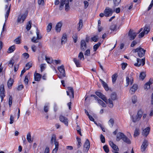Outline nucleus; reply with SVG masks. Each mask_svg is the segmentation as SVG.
<instances>
[{
  "label": "nucleus",
  "mask_w": 153,
  "mask_h": 153,
  "mask_svg": "<svg viewBox=\"0 0 153 153\" xmlns=\"http://www.w3.org/2000/svg\"><path fill=\"white\" fill-rule=\"evenodd\" d=\"M146 74L145 73L142 72L140 74L139 78L140 79L143 80L146 76Z\"/></svg>",
  "instance_id": "obj_29"
},
{
  "label": "nucleus",
  "mask_w": 153,
  "mask_h": 153,
  "mask_svg": "<svg viewBox=\"0 0 153 153\" xmlns=\"http://www.w3.org/2000/svg\"><path fill=\"white\" fill-rule=\"evenodd\" d=\"M98 36H96L91 38L92 40L94 42H96L98 41Z\"/></svg>",
  "instance_id": "obj_53"
},
{
  "label": "nucleus",
  "mask_w": 153,
  "mask_h": 153,
  "mask_svg": "<svg viewBox=\"0 0 153 153\" xmlns=\"http://www.w3.org/2000/svg\"><path fill=\"white\" fill-rule=\"evenodd\" d=\"M60 120L64 123L65 125L68 126V119L67 118L62 115L60 116L59 117Z\"/></svg>",
  "instance_id": "obj_12"
},
{
  "label": "nucleus",
  "mask_w": 153,
  "mask_h": 153,
  "mask_svg": "<svg viewBox=\"0 0 153 153\" xmlns=\"http://www.w3.org/2000/svg\"><path fill=\"white\" fill-rule=\"evenodd\" d=\"M138 33L134 32L133 30L130 29L128 33V36L129 37V39L131 40H134Z\"/></svg>",
  "instance_id": "obj_5"
},
{
  "label": "nucleus",
  "mask_w": 153,
  "mask_h": 153,
  "mask_svg": "<svg viewBox=\"0 0 153 153\" xmlns=\"http://www.w3.org/2000/svg\"><path fill=\"white\" fill-rule=\"evenodd\" d=\"M95 94L97 96L103 100L106 103H108V101H107L106 98L102 93L99 92H95Z\"/></svg>",
  "instance_id": "obj_8"
},
{
  "label": "nucleus",
  "mask_w": 153,
  "mask_h": 153,
  "mask_svg": "<svg viewBox=\"0 0 153 153\" xmlns=\"http://www.w3.org/2000/svg\"><path fill=\"white\" fill-rule=\"evenodd\" d=\"M81 49L82 51H85L87 48V45L85 42L84 40H82L80 43Z\"/></svg>",
  "instance_id": "obj_13"
},
{
  "label": "nucleus",
  "mask_w": 153,
  "mask_h": 153,
  "mask_svg": "<svg viewBox=\"0 0 153 153\" xmlns=\"http://www.w3.org/2000/svg\"><path fill=\"white\" fill-rule=\"evenodd\" d=\"M52 27V24L50 23L47 27V30L48 32H50Z\"/></svg>",
  "instance_id": "obj_45"
},
{
  "label": "nucleus",
  "mask_w": 153,
  "mask_h": 153,
  "mask_svg": "<svg viewBox=\"0 0 153 153\" xmlns=\"http://www.w3.org/2000/svg\"><path fill=\"white\" fill-rule=\"evenodd\" d=\"M121 0H113V2L114 5L117 6L120 3Z\"/></svg>",
  "instance_id": "obj_37"
},
{
  "label": "nucleus",
  "mask_w": 153,
  "mask_h": 153,
  "mask_svg": "<svg viewBox=\"0 0 153 153\" xmlns=\"http://www.w3.org/2000/svg\"><path fill=\"white\" fill-rule=\"evenodd\" d=\"M149 29L147 27H145L143 31L141 32L138 35L139 38L143 37L145 33L147 34L149 31Z\"/></svg>",
  "instance_id": "obj_11"
},
{
  "label": "nucleus",
  "mask_w": 153,
  "mask_h": 153,
  "mask_svg": "<svg viewBox=\"0 0 153 153\" xmlns=\"http://www.w3.org/2000/svg\"><path fill=\"white\" fill-rule=\"evenodd\" d=\"M122 140L124 142L127 143L128 144H129L131 143V141L125 135L124 136V137Z\"/></svg>",
  "instance_id": "obj_24"
},
{
  "label": "nucleus",
  "mask_w": 153,
  "mask_h": 153,
  "mask_svg": "<svg viewBox=\"0 0 153 153\" xmlns=\"http://www.w3.org/2000/svg\"><path fill=\"white\" fill-rule=\"evenodd\" d=\"M78 27L77 28V29L78 31L80 30L82 28V26H83V21L82 19H80L79 21V23L78 24Z\"/></svg>",
  "instance_id": "obj_25"
},
{
  "label": "nucleus",
  "mask_w": 153,
  "mask_h": 153,
  "mask_svg": "<svg viewBox=\"0 0 153 153\" xmlns=\"http://www.w3.org/2000/svg\"><path fill=\"white\" fill-rule=\"evenodd\" d=\"M148 145L149 144L148 140H146L145 139L141 146V151L142 152L144 151L146 148L148 146Z\"/></svg>",
  "instance_id": "obj_10"
},
{
  "label": "nucleus",
  "mask_w": 153,
  "mask_h": 153,
  "mask_svg": "<svg viewBox=\"0 0 153 153\" xmlns=\"http://www.w3.org/2000/svg\"><path fill=\"white\" fill-rule=\"evenodd\" d=\"M62 25V23L61 22H59L57 23L55 27V30L57 32L59 33L60 32Z\"/></svg>",
  "instance_id": "obj_16"
},
{
  "label": "nucleus",
  "mask_w": 153,
  "mask_h": 153,
  "mask_svg": "<svg viewBox=\"0 0 153 153\" xmlns=\"http://www.w3.org/2000/svg\"><path fill=\"white\" fill-rule=\"evenodd\" d=\"M102 85L106 91H108L109 90V88L108 85L106 82L104 83Z\"/></svg>",
  "instance_id": "obj_54"
},
{
  "label": "nucleus",
  "mask_w": 153,
  "mask_h": 153,
  "mask_svg": "<svg viewBox=\"0 0 153 153\" xmlns=\"http://www.w3.org/2000/svg\"><path fill=\"white\" fill-rule=\"evenodd\" d=\"M143 112L142 110H139L136 115H133L132 117V121L134 123L138 121L142 116Z\"/></svg>",
  "instance_id": "obj_2"
},
{
  "label": "nucleus",
  "mask_w": 153,
  "mask_h": 153,
  "mask_svg": "<svg viewBox=\"0 0 153 153\" xmlns=\"http://www.w3.org/2000/svg\"><path fill=\"white\" fill-rule=\"evenodd\" d=\"M137 63L134 64V65L136 66L139 67L140 66L141 64V59H137Z\"/></svg>",
  "instance_id": "obj_33"
},
{
  "label": "nucleus",
  "mask_w": 153,
  "mask_h": 153,
  "mask_svg": "<svg viewBox=\"0 0 153 153\" xmlns=\"http://www.w3.org/2000/svg\"><path fill=\"white\" fill-rule=\"evenodd\" d=\"M40 68L41 69V72H42L45 69V64H42L40 65Z\"/></svg>",
  "instance_id": "obj_48"
},
{
  "label": "nucleus",
  "mask_w": 153,
  "mask_h": 153,
  "mask_svg": "<svg viewBox=\"0 0 153 153\" xmlns=\"http://www.w3.org/2000/svg\"><path fill=\"white\" fill-rule=\"evenodd\" d=\"M139 134V129L138 128H136L134 134V137H136Z\"/></svg>",
  "instance_id": "obj_41"
},
{
  "label": "nucleus",
  "mask_w": 153,
  "mask_h": 153,
  "mask_svg": "<svg viewBox=\"0 0 153 153\" xmlns=\"http://www.w3.org/2000/svg\"><path fill=\"white\" fill-rule=\"evenodd\" d=\"M73 61L76 64L77 67H79L80 64L79 63V60L77 59L76 58H74L73 59Z\"/></svg>",
  "instance_id": "obj_35"
},
{
  "label": "nucleus",
  "mask_w": 153,
  "mask_h": 153,
  "mask_svg": "<svg viewBox=\"0 0 153 153\" xmlns=\"http://www.w3.org/2000/svg\"><path fill=\"white\" fill-rule=\"evenodd\" d=\"M137 89V85L136 84H134L130 88V93L132 94H134Z\"/></svg>",
  "instance_id": "obj_15"
},
{
  "label": "nucleus",
  "mask_w": 153,
  "mask_h": 153,
  "mask_svg": "<svg viewBox=\"0 0 153 153\" xmlns=\"http://www.w3.org/2000/svg\"><path fill=\"white\" fill-rule=\"evenodd\" d=\"M20 39H19V37H18L14 41L17 44H19L20 43Z\"/></svg>",
  "instance_id": "obj_47"
},
{
  "label": "nucleus",
  "mask_w": 153,
  "mask_h": 153,
  "mask_svg": "<svg viewBox=\"0 0 153 153\" xmlns=\"http://www.w3.org/2000/svg\"><path fill=\"white\" fill-rule=\"evenodd\" d=\"M38 3L39 5H43L44 4V0H38Z\"/></svg>",
  "instance_id": "obj_60"
},
{
  "label": "nucleus",
  "mask_w": 153,
  "mask_h": 153,
  "mask_svg": "<svg viewBox=\"0 0 153 153\" xmlns=\"http://www.w3.org/2000/svg\"><path fill=\"white\" fill-rule=\"evenodd\" d=\"M100 139L102 143H105V139L104 137L101 134L100 135Z\"/></svg>",
  "instance_id": "obj_55"
},
{
  "label": "nucleus",
  "mask_w": 153,
  "mask_h": 153,
  "mask_svg": "<svg viewBox=\"0 0 153 153\" xmlns=\"http://www.w3.org/2000/svg\"><path fill=\"white\" fill-rule=\"evenodd\" d=\"M15 49V46L13 45L8 48L7 52L9 53H11L13 52Z\"/></svg>",
  "instance_id": "obj_28"
},
{
  "label": "nucleus",
  "mask_w": 153,
  "mask_h": 153,
  "mask_svg": "<svg viewBox=\"0 0 153 153\" xmlns=\"http://www.w3.org/2000/svg\"><path fill=\"white\" fill-rule=\"evenodd\" d=\"M117 74H113L112 76V82L113 83H114L116 82L117 79Z\"/></svg>",
  "instance_id": "obj_34"
},
{
  "label": "nucleus",
  "mask_w": 153,
  "mask_h": 153,
  "mask_svg": "<svg viewBox=\"0 0 153 153\" xmlns=\"http://www.w3.org/2000/svg\"><path fill=\"white\" fill-rule=\"evenodd\" d=\"M69 4V0H61L59 9L60 10H62L63 8L64 5L65 4V10L66 11H68L69 10L70 8Z\"/></svg>",
  "instance_id": "obj_1"
},
{
  "label": "nucleus",
  "mask_w": 153,
  "mask_h": 153,
  "mask_svg": "<svg viewBox=\"0 0 153 153\" xmlns=\"http://www.w3.org/2000/svg\"><path fill=\"white\" fill-rule=\"evenodd\" d=\"M34 77L35 81H39L42 77V75L39 73H35L34 74Z\"/></svg>",
  "instance_id": "obj_21"
},
{
  "label": "nucleus",
  "mask_w": 153,
  "mask_h": 153,
  "mask_svg": "<svg viewBox=\"0 0 153 153\" xmlns=\"http://www.w3.org/2000/svg\"><path fill=\"white\" fill-rule=\"evenodd\" d=\"M27 139L30 143H31L33 141L31 140V135L30 132H28L27 135Z\"/></svg>",
  "instance_id": "obj_27"
},
{
  "label": "nucleus",
  "mask_w": 153,
  "mask_h": 153,
  "mask_svg": "<svg viewBox=\"0 0 153 153\" xmlns=\"http://www.w3.org/2000/svg\"><path fill=\"white\" fill-rule=\"evenodd\" d=\"M10 124H12L13 123L14 117L12 115H11L10 116Z\"/></svg>",
  "instance_id": "obj_59"
},
{
  "label": "nucleus",
  "mask_w": 153,
  "mask_h": 153,
  "mask_svg": "<svg viewBox=\"0 0 153 153\" xmlns=\"http://www.w3.org/2000/svg\"><path fill=\"white\" fill-rule=\"evenodd\" d=\"M31 24L32 22L31 21H30L28 22V23L26 27V29L28 31L30 29L31 27Z\"/></svg>",
  "instance_id": "obj_38"
},
{
  "label": "nucleus",
  "mask_w": 153,
  "mask_h": 153,
  "mask_svg": "<svg viewBox=\"0 0 153 153\" xmlns=\"http://www.w3.org/2000/svg\"><path fill=\"white\" fill-rule=\"evenodd\" d=\"M109 145L113 149L112 152L115 153V152H117L119 151V149L115 144L112 141H110L109 142Z\"/></svg>",
  "instance_id": "obj_9"
},
{
  "label": "nucleus",
  "mask_w": 153,
  "mask_h": 153,
  "mask_svg": "<svg viewBox=\"0 0 153 153\" xmlns=\"http://www.w3.org/2000/svg\"><path fill=\"white\" fill-rule=\"evenodd\" d=\"M101 45L100 42H98L97 44H95L94 46V51H96L97 49Z\"/></svg>",
  "instance_id": "obj_39"
},
{
  "label": "nucleus",
  "mask_w": 153,
  "mask_h": 153,
  "mask_svg": "<svg viewBox=\"0 0 153 153\" xmlns=\"http://www.w3.org/2000/svg\"><path fill=\"white\" fill-rule=\"evenodd\" d=\"M56 135L54 134L53 135L51 140V144H52L53 143V142L54 141V142H55V141H56Z\"/></svg>",
  "instance_id": "obj_40"
},
{
  "label": "nucleus",
  "mask_w": 153,
  "mask_h": 153,
  "mask_svg": "<svg viewBox=\"0 0 153 153\" xmlns=\"http://www.w3.org/2000/svg\"><path fill=\"white\" fill-rule=\"evenodd\" d=\"M125 135L124 134L121 132H119L117 135L116 140L117 141H119L120 140H123V138Z\"/></svg>",
  "instance_id": "obj_14"
},
{
  "label": "nucleus",
  "mask_w": 153,
  "mask_h": 153,
  "mask_svg": "<svg viewBox=\"0 0 153 153\" xmlns=\"http://www.w3.org/2000/svg\"><path fill=\"white\" fill-rule=\"evenodd\" d=\"M32 66V63L31 62H28L25 65V68L26 69V70H28Z\"/></svg>",
  "instance_id": "obj_32"
},
{
  "label": "nucleus",
  "mask_w": 153,
  "mask_h": 153,
  "mask_svg": "<svg viewBox=\"0 0 153 153\" xmlns=\"http://www.w3.org/2000/svg\"><path fill=\"white\" fill-rule=\"evenodd\" d=\"M103 149L105 152L106 153H108L109 150L108 147V146L107 145H105L103 146Z\"/></svg>",
  "instance_id": "obj_44"
},
{
  "label": "nucleus",
  "mask_w": 153,
  "mask_h": 153,
  "mask_svg": "<svg viewBox=\"0 0 153 153\" xmlns=\"http://www.w3.org/2000/svg\"><path fill=\"white\" fill-rule=\"evenodd\" d=\"M0 92H4V85H1L0 87Z\"/></svg>",
  "instance_id": "obj_62"
},
{
  "label": "nucleus",
  "mask_w": 153,
  "mask_h": 153,
  "mask_svg": "<svg viewBox=\"0 0 153 153\" xmlns=\"http://www.w3.org/2000/svg\"><path fill=\"white\" fill-rule=\"evenodd\" d=\"M131 99L132 102L133 104H135L137 102V97L135 96H133L132 97Z\"/></svg>",
  "instance_id": "obj_42"
},
{
  "label": "nucleus",
  "mask_w": 153,
  "mask_h": 153,
  "mask_svg": "<svg viewBox=\"0 0 153 153\" xmlns=\"http://www.w3.org/2000/svg\"><path fill=\"white\" fill-rule=\"evenodd\" d=\"M74 42V43H76L77 41V36L76 34H74L72 36Z\"/></svg>",
  "instance_id": "obj_49"
},
{
  "label": "nucleus",
  "mask_w": 153,
  "mask_h": 153,
  "mask_svg": "<svg viewBox=\"0 0 153 153\" xmlns=\"http://www.w3.org/2000/svg\"><path fill=\"white\" fill-rule=\"evenodd\" d=\"M97 100L98 101V103L101 105L102 107H105L106 106V104L99 98Z\"/></svg>",
  "instance_id": "obj_31"
},
{
  "label": "nucleus",
  "mask_w": 153,
  "mask_h": 153,
  "mask_svg": "<svg viewBox=\"0 0 153 153\" xmlns=\"http://www.w3.org/2000/svg\"><path fill=\"white\" fill-rule=\"evenodd\" d=\"M85 56H89L90 55V50L87 49L85 52L84 53Z\"/></svg>",
  "instance_id": "obj_57"
},
{
  "label": "nucleus",
  "mask_w": 153,
  "mask_h": 153,
  "mask_svg": "<svg viewBox=\"0 0 153 153\" xmlns=\"http://www.w3.org/2000/svg\"><path fill=\"white\" fill-rule=\"evenodd\" d=\"M90 143L88 139H86L83 146V151L84 152L88 151L90 148Z\"/></svg>",
  "instance_id": "obj_7"
},
{
  "label": "nucleus",
  "mask_w": 153,
  "mask_h": 153,
  "mask_svg": "<svg viewBox=\"0 0 153 153\" xmlns=\"http://www.w3.org/2000/svg\"><path fill=\"white\" fill-rule=\"evenodd\" d=\"M58 70L60 73L61 74H63V76H65V70L64 68V66L63 65L59 67L58 68Z\"/></svg>",
  "instance_id": "obj_20"
},
{
  "label": "nucleus",
  "mask_w": 153,
  "mask_h": 153,
  "mask_svg": "<svg viewBox=\"0 0 153 153\" xmlns=\"http://www.w3.org/2000/svg\"><path fill=\"white\" fill-rule=\"evenodd\" d=\"M137 43V42L135 40L133 41L131 43V47H133Z\"/></svg>",
  "instance_id": "obj_64"
},
{
  "label": "nucleus",
  "mask_w": 153,
  "mask_h": 153,
  "mask_svg": "<svg viewBox=\"0 0 153 153\" xmlns=\"http://www.w3.org/2000/svg\"><path fill=\"white\" fill-rule=\"evenodd\" d=\"M67 41V35L65 33L64 34L62 39L61 44H65Z\"/></svg>",
  "instance_id": "obj_23"
},
{
  "label": "nucleus",
  "mask_w": 153,
  "mask_h": 153,
  "mask_svg": "<svg viewBox=\"0 0 153 153\" xmlns=\"http://www.w3.org/2000/svg\"><path fill=\"white\" fill-rule=\"evenodd\" d=\"M134 53L138 52V55L140 57H142L144 55L146 50L141 48H137L133 50Z\"/></svg>",
  "instance_id": "obj_4"
},
{
  "label": "nucleus",
  "mask_w": 153,
  "mask_h": 153,
  "mask_svg": "<svg viewBox=\"0 0 153 153\" xmlns=\"http://www.w3.org/2000/svg\"><path fill=\"white\" fill-rule=\"evenodd\" d=\"M36 33L37 35L36 39L38 40L41 39L42 38V36L41 35L39 34V32L37 29L36 30Z\"/></svg>",
  "instance_id": "obj_36"
},
{
  "label": "nucleus",
  "mask_w": 153,
  "mask_h": 153,
  "mask_svg": "<svg viewBox=\"0 0 153 153\" xmlns=\"http://www.w3.org/2000/svg\"><path fill=\"white\" fill-rule=\"evenodd\" d=\"M4 92H0V96L1 99V101H2L4 97H5Z\"/></svg>",
  "instance_id": "obj_50"
},
{
  "label": "nucleus",
  "mask_w": 153,
  "mask_h": 153,
  "mask_svg": "<svg viewBox=\"0 0 153 153\" xmlns=\"http://www.w3.org/2000/svg\"><path fill=\"white\" fill-rule=\"evenodd\" d=\"M153 83V80L152 79H150L149 81L146 83L144 85V88L145 89H148L150 88V85Z\"/></svg>",
  "instance_id": "obj_19"
},
{
  "label": "nucleus",
  "mask_w": 153,
  "mask_h": 153,
  "mask_svg": "<svg viewBox=\"0 0 153 153\" xmlns=\"http://www.w3.org/2000/svg\"><path fill=\"white\" fill-rule=\"evenodd\" d=\"M45 60L49 64H51V63H52L53 61V60L51 59L50 58L47 57L46 56H45Z\"/></svg>",
  "instance_id": "obj_43"
},
{
  "label": "nucleus",
  "mask_w": 153,
  "mask_h": 153,
  "mask_svg": "<svg viewBox=\"0 0 153 153\" xmlns=\"http://www.w3.org/2000/svg\"><path fill=\"white\" fill-rule=\"evenodd\" d=\"M27 13H28V12L27 11H26L25 13H24L22 15L20 16L21 17L22 19V23H23L24 22L27 16Z\"/></svg>",
  "instance_id": "obj_26"
},
{
  "label": "nucleus",
  "mask_w": 153,
  "mask_h": 153,
  "mask_svg": "<svg viewBox=\"0 0 153 153\" xmlns=\"http://www.w3.org/2000/svg\"><path fill=\"white\" fill-rule=\"evenodd\" d=\"M28 76H26L24 80V82L26 85H27L28 82Z\"/></svg>",
  "instance_id": "obj_56"
},
{
  "label": "nucleus",
  "mask_w": 153,
  "mask_h": 153,
  "mask_svg": "<svg viewBox=\"0 0 153 153\" xmlns=\"http://www.w3.org/2000/svg\"><path fill=\"white\" fill-rule=\"evenodd\" d=\"M84 8L85 9H86L88 7L89 3L87 1H85L84 2Z\"/></svg>",
  "instance_id": "obj_61"
},
{
  "label": "nucleus",
  "mask_w": 153,
  "mask_h": 153,
  "mask_svg": "<svg viewBox=\"0 0 153 153\" xmlns=\"http://www.w3.org/2000/svg\"><path fill=\"white\" fill-rule=\"evenodd\" d=\"M68 91L71 93V94L72 95V98H73L74 97V91L73 88L71 87H68Z\"/></svg>",
  "instance_id": "obj_30"
},
{
  "label": "nucleus",
  "mask_w": 153,
  "mask_h": 153,
  "mask_svg": "<svg viewBox=\"0 0 153 153\" xmlns=\"http://www.w3.org/2000/svg\"><path fill=\"white\" fill-rule=\"evenodd\" d=\"M113 13L112 10L108 7H106L104 10L105 16L106 17L111 16L112 14Z\"/></svg>",
  "instance_id": "obj_6"
},
{
  "label": "nucleus",
  "mask_w": 153,
  "mask_h": 153,
  "mask_svg": "<svg viewBox=\"0 0 153 153\" xmlns=\"http://www.w3.org/2000/svg\"><path fill=\"white\" fill-rule=\"evenodd\" d=\"M111 98H109L108 100V103H109V106L110 108H112L113 106V104L112 100H114L117 99V94L114 92L112 93L111 95Z\"/></svg>",
  "instance_id": "obj_3"
},
{
  "label": "nucleus",
  "mask_w": 153,
  "mask_h": 153,
  "mask_svg": "<svg viewBox=\"0 0 153 153\" xmlns=\"http://www.w3.org/2000/svg\"><path fill=\"white\" fill-rule=\"evenodd\" d=\"M150 131V128L148 127L143 130L142 134L143 136L146 137L149 134Z\"/></svg>",
  "instance_id": "obj_17"
},
{
  "label": "nucleus",
  "mask_w": 153,
  "mask_h": 153,
  "mask_svg": "<svg viewBox=\"0 0 153 153\" xmlns=\"http://www.w3.org/2000/svg\"><path fill=\"white\" fill-rule=\"evenodd\" d=\"M10 7H11V5H10V6H9V7L8 9L7 10V11L6 12V14L5 16L6 19L8 18V16L9 15L10 11Z\"/></svg>",
  "instance_id": "obj_46"
},
{
  "label": "nucleus",
  "mask_w": 153,
  "mask_h": 153,
  "mask_svg": "<svg viewBox=\"0 0 153 153\" xmlns=\"http://www.w3.org/2000/svg\"><path fill=\"white\" fill-rule=\"evenodd\" d=\"M13 98L11 96H10L9 100V104L10 107H11L12 103Z\"/></svg>",
  "instance_id": "obj_52"
},
{
  "label": "nucleus",
  "mask_w": 153,
  "mask_h": 153,
  "mask_svg": "<svg viewBox=\"0 0 153 153\" xmlns=\"http://www.w3.org/2000/svg\"><path fill=\"white\" fill-rule=\"evenodd\" d=\"M78 58L80 59H81L82 58L84 60V57L83 55V53L81 52H80L78 55Z\"/></svg>",
  "instance_id": "obj_51"
},
{
  "label": "nucleus",
  "mask_w": 153,
  "mask_h": 153,
  "mask_svg": "<svg viewBox=\"0 0 153 153\" xmlns=\"http://www.w3.org/2000/svg\"><path fill=\"white\" fill-rule=\"evenodd\" d=\"M14 82L13 79L10 78L7 82V86L9 88H11Z\"/></svg>",
  "instance_id": "obj_22"
},
{
  "label": "nucleus",
  "mask_w": 153,
  "mask_h": 153,
  "mask_svg": "<svg viewBox=\"0 0 153 153\" xmlns=\"http://www.w3.org/2000/svg\"><path fill=\"white\" fill-rule=\"evenodd\" d=\"M121 65H122V69L124 70L127 65V64L126 63H123L121 64Z\"/></svg>",
  "instance_id": "obj_58"
},
{
  "label": "nucleus",
  "mask_w": 153,
  "mask_h": 153,
  "mask_svg": "<svg viewBox=\"0 0 153 153\" xmlns=\"http://www.w3.org/2000/svg\"><path fill=\"white\" fill-rule=\"evenodd\" d=\"M126 84H127L126 87L130 83L131 85H132L133 83V79L132 77H131L130 78L129 77L127 76L126 78Z\"/></svg>",
  "instance_id": "obj_18"
},
{
  "label": "nucleus",
  "mask_w": 153,
  "mask_h": 153,
  "mask_svg": "<svg viewBox=\"0 0 153 153\" xmlns=\"http://www.w3.org/2000/svg\"><path fill=\"white\" fill-rule=\"evenodd\" d=\"M116 25H112L110 27V29L113 30L114 31L116 29Z\"/></svg>",
  "instance_id": "obj_63"
}]
</instances>
